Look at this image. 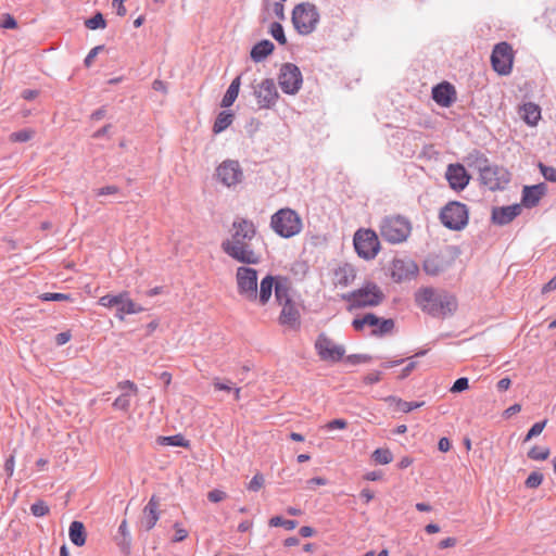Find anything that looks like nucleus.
<instances>
[{
    "label": "nucleus",
    "mask_w": 556,
    "mask_h": 556,
    "mask_svg": "<svg viewBox=\"0 0 556 556\" xmlns=\"http://www.w3.org/2000/svg\"><path fill=\"white\" fill-rule=\"evenodd\" d=\"M371 359L369 355L366 354H351L346 356L345 362L352 365H357L361 363H367Z\"/></svg>",
    "instance_id": "4d7b16f0"
},
{
    "label": "nucleus",
    "mask_w": 556,
    "mask_h": 556,
    "mask_svg": "<svg viewBox=\"0 0 556 556\" xmlns=\"http://www.w3.org/2000/svg\"><path fill=\"white\" fill-rule=\"evenodd\" d=\"M233 114L230 111H222L213 125V131L219 134L227 129L233 122Z\"/></svg>",
    "instance_id": "2f4dec72"
},
{
    "label": "nucleus",
    "mask_w": 556,
    "mask_h": 556,
    "mask_svg": "<svg viewBox=\"0 0 556 556\" xmlns=\"http://www.w3.org/2000/svg\"><path fill=\"white\" fill-rule=\"evenodd\" d=\"M315 349L323 361L339 362L345 353L342 345L334 344L325 333L317 337Z\"/></svg>",
    "instance_id": "dca6fc26"
},
{
    "label": "nucleus",
    "mask_w": 556,
    "mask_h": 556,
    "mask_svg": "<svg viewBox=\"0 0 556 556\" xmlns=\"http://www.w3.org/2000/svg\"><path fill=\"white\" fill-rule=\"evenodd\" d=\"M226 497V493L220 490L210 491L207 494V498L213 503H218Z\"/></svg>",
    "instance_id": "e2e57ef3"
},
{
    "label": "nucleus",
    "mask_w": 556,
    "mask_h": 556,
    "mask_svg": "<svg viewBox=\"0 0 556 556\" xmlns=\"http://www.w3.org/2000/svg\"><path fill=\"white\" fill-rule=\"evenodd\" d=\"M270 527H283L286 530H293L298 526L296 520L283 519L280 516H274L269 519Z\"/></svg>",
    "instance_id": "a19ab883"
},
{
    "label": "nucleus",
    "mask_w": 556,
    "mask_h": 556,
    "mask_svg": "<svg viewBox=\"0 0 556 556\" xmlns=\"http://www.w3.org/2000/svg\"><path fill=\"white\" fill-rule=\"evenodd\" d=\"M380 236L389 243L397 244L406 241L412 231L409 220L403 216H386L380 226Z\"/></svg>",
    "instance_id": "423d86ee"
},
{
    "label": "nucleus",
    "mask_w": 556,
    "mask_h": 556,
    "mask_svg": "<svg viewBox=\"0 0 556 556\" xmlns=\"http://www.w3.org/2000/svg\"><path fill=\"white\" fill-rule=\"evenodd\" d=\"M269 33L274 37L275 40L278 41L280 45L287 43V37L285 35L283 27L278 22H273L269 27Z\"/></svg>",
    "instance_id": "79ce46f5"
},
{
    "label": "nucleus",
    "mask_w": 556,
    "mask_h": 556,
    "mask_svg": "<svg viewBox=\"0 0 556 556\" xmlns=\"http://www.w3.org/2000/svg\"><path fill=\"white\" fill-rule=\"evenodd\" d=\"M35 136V130L30 128H24L18 131H14L10 135V140L12 142H27L33 139Z\"/></svg>",
    "instance_id": "58836bf2"
},
{
    "label": "nucleus",
    "mask_w": 556,
    "mask_h": 556,
    "mask_svg": "<svg viewBox=\"0 0 556 556\" xmlns=\"http://www.w3.org/2000/svg\"><path fill=\"white\" fill-rule=\"evenodd\" d=\"M547 186L544 182H540L532 186H525L521 195V206L532 208L540 203L542 197L546 193Z\"/></svg>",
    "instance_id": "412c9836"
},
{
    "label": "nucleus",
    "mask_w": 556,
    "mask_h": 556,
    "mask_svg": "<svg viewBox=\"0 0 556 556\" xmlns=\"http://www.w3.org/2000/svg\"><path fill=\"white\" fill-rule=\"evenodd\" d=\"M14 467H15V458H14V455H10L5 462H4V466H3V469L7 473V477L8 479H10L13 473H14Z\"/></svg>",
    "instance_id": "052dcab7"
},
{
    "label": "nucleus",
    "mask_w": 556,
    "mask_h": 556,
    "mask_svg": "<svg viewBox=\"0 0 556 556\" xmlns=\"http://www.w3.org/2000/svg\"><path fill=\"white\" fill-rule=\"evenodd\" d=\"M384 298L381 288L374 281H366L361 288L342 295L349 303V311L378 306Z\"/></svg>",
    "instance_id": "20e7f679"
},
{
    "label": "nucleus",
    "mask_w": 556,
    "mask_h": 556,
    "mask_svg": "<svg viewBox=\"0 0 556 556\" xmlns=\"http://www.w3.org/2000/svg\"><path fill=\"white\" fill-rule=\"evenodd\" d=\"M104 49V46L103 45H100V46H96L94 48H92L89 53L87 54V56L85 58L84 60V63L87 67H90L93 63V60L94 58L98 55V53L100 51H102Z\"/></svg>",
    "instance_id": "13d9d810"
},
{
    "label": "nucleus",
    "mask_w": 556,
    "mask_h": 556,
    "mask_svg": "<svg viewBox=\"0 0 556 556\" xmlns=\"http://www.w3.org/2000/svg\"><path fill=\"white\" fill-rule=\"evenodd\" d=\"M213 387L216 391L231 392V390L233 389L235 386L231 383L230 380L223 381L219 378H214Z\"/></svg>",
    "instance_id": "5fc2aeb1"
},
{
    "label": "nucleus",
    "mask_w": 556,
    "mask_h": 556,
    "mask_svg": "<svg viewBox=\"0 0 556 556\" xmlns=\"http://www.w3.org/2000/svg\"><path fill=\"white\" fill-rule=\"evenodd\" d=\"M546 426V420L535 422L532 425V427L529 429L528 433L526 434L523 442L530 441L532 438L539 435L542 433Z\"/></svg>",
    "instance_id": "49530a36"
},
{
    "label": "nucleus",
    "mask_w": 556,
    "mask_h": 556,
    "mask_svg": "<svg viewBox=\"0 0 556 556\" xmlns=\"http://www.w3.org/2000/svg\"><path fill=\"white\" fill-rule=\"evenodd\" d=\"M424 269L430 276H437L444 270V264L438 256L428 257L424 262Z\"/></svg>",
    "instance_id": "72a5a7b5"
},
{
    "label": "nucleus",
    "mask_w": 556,
    "mask_h": 556,
    "mask_svg": "<svg viewBox=\"0 0 556 556\" xmlns=\"http://www.w3.org/2000/svg\"><path fill=\"white\" fill-rule=\"evenodd\" d=\"M256 233L257 228L253 220L236 217L231 224L230 236L223 240L220 248L226 255L239 263L256 265L261 262V254L254 251L252 244Z\"/></svg>",
    "instance_id": "f257e3e1"
},
{
    "label": "nucleus",
    "mask_w": 556,
    "mask_h": 556,
    "mask_svg": "<svg viewBox=\"0 0 556 556\" xmlns=\"http://www.w3.org/2000/svg\"><path fill=\"white\" fill-rule=\"evenodd\" d=\"M39 298L46 302H50V301L59 302V301H67V300H70L71 296H70V294H65V293L47 292V293H42Z\"/></svg>",
    "instance_id": "de8ad7c7"
},
{
    "label": "nucleus",
    "mask_w": 556,
    "mask_h": 556,
    "mask_svg": "<svg viewBox=\"0 0 556 556\" xmlns=\"http://www.w3.org/2000/svg\"><path fill=\"white\" fill-rule=\"evenodd\" d=\"M445 178L453 190L462 191L468 186L470 175L467 173L464 165L456 163L447 166Z\"/></svg>",
    "instance_id": "a211bd4d"
},
{
    "label": "nucleus",
    "mask_w": 556,
    "mask_h": 556,
    "mask_svg": "<svg viewBox=\"0 0 556 556\" xmlns=\"http://www.w3.org/2000/svg\"><path fill=\"white\" fill-rule=\"evenodd\" d=\"M395 327V323L392 318L383 319L380 318V323L377 328L372 329L371 334L375 337H383L391 333Z\"/></svg>",
    "instance_id": "c9c22d12"
},
{
    "label": "nucleus",
    "mask_w": 556,
    "mask_h": 556,
    "mask_svg": "<svg viewBox=\"0 0 556 556\" xmlns=\"http://www.w3.org/2000/svg\"><path fill=\"white\" fill-rule=\"evenodd\" d=\"M334 277L339 286L346 287L354 281L356 271L352 265L344 264L334 271Z\"/></svg>",
    "instance_id": "cd10ccee"
},
{
    "label": "nucleus",
    "mask_w": 556,
    "mask_h": 556,
    "mask_svg": "<svg viewBox=\"0 0 556 556\" xmlns=\"http://www.w3.org/2000/svg\"><path fill=\"white\" fill-rule=\"evenodd\" d=\"M117 389L123 392H129L132 395H137L138 387L130 380H123L117 383Z\"/></svg>",
    "instance_id": "603ef678"
},
{
    "label": "nucleus",
    "mask_w": 556,
    "mask_h": 556,
    "mask_svg": "<svg viewBox=\"0 0 556 556\" xmlns=\"http://www.w3.org/2000/svg\"><path fill=\"white\" fill-rule=\"evenodd\" d=\"M252 87L258 109L269 110L276 105L279 99V93L273 78H265Z\"/></svg>",
    "instance_id": "ddd939ff"
},
{
    "label": "nucleus",
    "mask_w": 556,
    "mask_h": 556,
    "mask_svg": "<svg viewBox=\"0 0 556 556\" xmlns=\"http://www.w3.org/2000/svg\"><path fill=\"white\" fill-rule=\"evenodd\" d=\"M85 26L88 29L94 30L106 27V21L102 13L98 12L92 17L85 21Z\"/></svg>",
    "instance_id": "ea45409f"
},
{
    "label": "nucleus",
    "mask_w": 556,
    "mask_h": 556,
    "mask_svg": "<svg viewBox=\"0 0 556 556\" xmlns=\"http://www.w3.org/2000/svg\"><path fill=\"white\" fill-rule=\"evenodd\" d=\"M469 213L467 205L458 202L451 201L441 208L440 220L451 230H462L468 224Z\"/></svg>",
    "instance_id": "6e6552de"
},
{
    "label": "nucleus",
    "mask_w": 556,
    "mask_h": 556,
    "mask_svg": "<svg viewBox=\"0 0 556 556\" xmlns=\"http://www.w3.org/2000/svg\"><path fill=\"white\" fill-rule=\"evenodd\" d=\"M320 15L317 7L311 2H302L292 11V23L295 30L303 36L312 34L319 23Z\"/></svg>",
    "instance_id": "0eeeda50"
},
{
    "label": "nucleus",
    "mask_w": 556,
    "mask_h": 556,
    "mask_svg": "<svg viewBox=\"0 0 556 556\" xmlns=\"http://www.w3.org/2000/svg\"><path fill=\"white\" fill-rule=\"evenodd\" d=\"M174 528H175V535L173 538V541L174 542H181V541H184L187 538V535H188L187 530L181 528L178 523H175Z\"/></svg>",
    "instance_id": "680f3d73"
},
{
    "label": "nucleus",
    "mask_w": 556,
    "mask_h": 556,
    "mask_svg": "<svg viewBox=\"0 0 556 556\" xmlns=\"http://www.w3.org/2000/svg\"><path fill=\"white\" fill-rule=\"evenodd\" d=\"M281 326L290 329H299L301 325V312L296 302L281 306V312L278 317Z\"/></svg>",
    "instance_id": "4be33fe9"
},
{
    "label": "nucleus",
    "mask_w": 556,
    "mask_h": 556,
    "mask_svg": "<svg viewBox=\"0 0 556 556\" xmlns=\"http://www.w3.org/2000/svg\"><path fill=\"white\" fill-rule=\"evenodd\" d=\"M94 192H96L97 197L116 195V194H121V189L117 186L110 185V186L101 187V188L97 189Z\"/></svg>",
    "instance_id": "3c124183"
},
{
    "label": "nucleus",
    "mask_w": 556,
    "mask_h": 556,
    "mask_svg": "<svg viewBox=\"0 0 556 556\" xmlns=\"http://www.w3.org/2000/svg\"><path fill=\"white\" fill-rule=\"evenodd\" d=\"M49 506L46 504L45 501H37L35 502L34 504H31L30 506V513L35 516V517H43L46 516L47 514H49Z\"/></svg>",
    "instance_id": "a18cd8bd"
},
{
    "label": "nucleus",
    "mask_w": 556,
    "mask_h": 556,
    "mask_svg": "<svg viewBox=\"0 0 556 556\" xmlns=\"http://www.w3.org/2000/svg\"><path fill=\"white\" fill-rule=\"evenodd\" d=\"M419 267L409 257H395L390 266V277L396 283L410 281L417 277Z\"/></svg>",
    "instance_id": "4468645a"
},
{
    "label": "nucleus",
    "mask_w": 556,
    "mask_h": 556,
    "mask_svg": "<svg viewBox=\"0 0 556 556\" xmlns=\"http://www.w3.org/2000/svg\"><path fill=\"white\" fill-rule=\"evenodd\" d=\"M278 281V276L267 275L265 276L260 283V290L256 288V302L260 305L265 306L273 294V291L276 292V286Z\"/></svg>",
    "instance_id": "393cba45"
},
{
    "label": "nucleus",
    "mask_w": 556,
    "mask_h": 556,
    "mask_svg": "<svg viewBox=\"0 0 556 556\" xmlns=\"http://www.w3.org/2000/svg\"><path fill=\"white\" fill-rule=\"evenodd\" d=\"M513 48L508 42L496 43L491 54L493 70L500 75H508L513 68Z\"/></svg>",
    "instance_id": "2eb2a0df"
},
{
    "label": "nucleus",
    "mask_w": 556,
    "mask_h": 556,
    "mask_svg": "<svg viewBox=\"0 0 556 556\" xmlns=\"http://www.w3.org/2000/svg\"><path fill=\"white\" fill-rule=\"evenodd\" d=\"M278 83L283 93H298L303 84V76L300 68L293 63H285L280 68Z\"/></svg>",
    "instance_id": "f8f14e48"
},
{
    "label": "nucleus",
    "mask_w": 556,
    "mask_h": 556,
    "mask_svg": "<svg viewBox=\"0 0 556 556\" xmlns=\"http://www.w3.org/2000/svg\"><path fill=\"white\" fill-rule=\"evenodd\" d=\"M544 476L540 471H532L525 481L528 489H536L543 482Z\"/></svg>",
    "instance_id": "c03bdc74"
},
{
    "label": "nucleus",
    "mask_w": 556,
    "mask_h": 556,
    "mask_svg": "<svg viewBox=\"0 0 556 556\" xmlns=\"http://www.w3.org/2000/svg\"><path fill=\"white\" fill-rule=\"evenodd\" d=\"M539 168L543 177L548 180L556 182V168L552 166L544 165L543 163L539 164Z\"/></svg>",
    "instance_id": "09e8293b"
},
{
    "label": "nucleus",
    "mask_w": 556,
    "mask_h": 556,
    "mask_svg": "<svg viewBox=\"0 0 556 556\" xmlns=\"http://www.w3.org/2000/svg\"><path fill=\"white\" fill-rule=\"evenodd\" d=\"M274 49H275V46L270 40H268V39L261 40L252 47L251 53H250L251 59L256 63L262 62L269 54L273 53Z\"/></svg>",
    "instance_id": "a878e982"
},
{
    "label": "nucleus",
    "mask_w": 556,
    "mask_h": 556,
    "mask_svg": "<svg viewBox=\"0 0 556 556\" xmlns=\"http://www.w3.org/2000/svg\"><path fill=\"white\" fill-rule=\"evenodd\" d=\"M432 99L442 108H450L456 101V89L448 81H442L432 88Z\"/></svg>",
    "instance_id": "aec40b11"
},
{
    "label": "nucleus",
    "mask_w": 556,
    "mask_h": 556,
    "mask_svg": "<svg viewBox=\"0 0 556 556\" xmlns=\"http://www.w3.org/2000/svg\"><path fill=\"white\" fill-rule=\"evenodd\" d=\"M115 541L124 554H129L130 546H131V536H130V532H129L128 523H127L126 519H124L121 522V525L118 527L117 535L115 536Z\"/></svg>",
    "instance_id": "bb28decb"
},
{
    "label": "nucleus",
    "mask_w": 556,
    "mask_h": 556,
    "mask_svg": "<svg viewBox=\"0 0 556 556\" xmlns=\"http://www.w3.org/2000/svg\"><path fill=\"white\" fill-rule=\"evenodd\" d=\"M381 379V372L380 371H372L369 372L364 377V383L366 384H375L379 382Z\"/></svg>",
    "instance_id": "69168bd1"
},
{
    "label": "nucleus",
    "mask_w": 556,
    "mask_h": 556,
    "mask_svg": "<svg viewBox=\"0 0 556 556\" xmlns=\"http://www.w3.org/2000/svg\"><path fill=\"white\" fill-rule=\"evenodd\" d=\"M0 27L4 29H14L17 27V22L14 18V16H12L9 13H5L2 15L0 20Z\"/></svg>",
    "instance_id": "864d4df0"
},
{
    "label": "nucleus",
    "mask_w": 556,
    "mask_h": 556,
    "mask_svg": "<svg viewBox=\"0 0 556 556\" xmlns=\"http://www.w3.org/2000/svg\"><path fill=\"white\" fill-rule=\"evenodd\" d=\"M469 388V380L467 377H460L455 380L453 386L451 387L450 391L452 393H459Z\"/></svg>",
    "instance_id": "8fccbe9b"
},
{
    "label": "nucleus",
    "mask_w": 556,
    "mask_h": 556,
    "mask_svg": "<svg viewBox=\"0 0 556 556\" xmlns=\"http://www.w3.org/2000/svg\"><path fill=\"white\" fill-rule=\"evenodd\" d=\"M275 301L279 306L288 305L295 302L293 300L292 282L286 276L278 275Z\"/></svg>",
    "instance_id": "5701e85b"
},
{
    "label": "nucleus",
    "mask_w": 556,
    "mask_h": 556,
    "mask_svg": "<svg viewBox=\"0 0 556 556\" xmlns=\"http://www.w3.org/2000/svg\"><path fill=\"white\" fill-rule=\"evenodd\" d=\"M264 476L262 473H256L249 482L248 489L250 491L257 492L264 485Z\"/></svg>",
    "instance_id": "6e6d98bb"
},
{
    "label": "nucleus",
    "mask_w": 556,
    "mask_h": 556,
    "mask_svg": "<svg viewBox=\"0 0 556 556\" xmlns=\"http://www.w3.org/2000/svg\"><path fill=\"white\" fill-rule=\"evenodd\" d=\"M417 362L409 359L407 365L402 369L400 378L404 379L416 368Z\"/></svg>",
    "instance_id": "774afa93"
},
{
    "label": "nucleus",
    "mask_w": 556,
    "mask_h": 556,
    "mask_svg": "<svg viewBox=\"0 0 556 556\" xmlns=\"http://www.w3.org/2000/svg\"><path fill=\"white\" fill-rule=\"evenodd\" d=\"M160 500L156 495H152L142 509L139 526L146 532L151 531L160 519Z\"/></svg>",
    "instance_id": "6ab92c4d"
},
{
    "label": "nucleus",
    "mask_w": 556,
    "mask_h": 556,
    "mask_svg": "<svg viewBox=\"0 0 556 556\" xmlns=\"http://www.w3.org/2000/svg\"><path fill=\"white\" fill-rule=\"evenodd\" d=\"M475 167L479 172L481 185L491 191L503 190L510 181V174L504 167L490 163L489 159L481 152H475Z\"/></svg>",
    "instance_id": "7ed1b4c3"
},
{
    "label": "nucleus",
    "mask_w": 556,
    "mask_h": 556,
    "mask_svg": "<svg viewBox=\"0 0 556 556\" xmlns=\"http://www.w3.org/2000/svg\"><path fill=\"white\" fill-rule=\"evenodd\" d=\"M549 448L548 447H539V446H533L529 452H528V457L532 460H545L548 458L549 456Z\"/></svg>",
    "instance_id": "37998d69"
},
{
    "label": "nucleus",
    "mask_w": 556,
    "mask_h": 556,
    "mask_svg": "<svg viewBox=\"0 0 556 556\" xmlns=\"http://www.w3.org/2000/svg\"><path fill=\"white\" fill-rule=\"evenodd\" d=\"M348 427V422L344 419L338 418L333 419L326 424L325 428L327 430H334V429H345Z\"/></svg>",
    "instance_id": "bf43d9fd"
},
{
    "label": "nucleus",
    "mask_w": 556,
    "mask_h": 556,
    "mask_svg": "<svg viewBox=\"0 0 556 556\" xmlns=\"http://www.w3.org/2000/svg\"><path fill=\"white\" fill-rule=\"evenodd\" d=\"M99 305L103 307H116L115 317L123 320L125 315L138 314L143 308L136 304L127 291L118 294H105L99 299Z\"/></svg>",
    "instance_id": "1a4fd4ad"
},
{
    "label": "nucleus",
    "mask_w": 556,
    "mask_h": 556,
    "mask_svg": "<svg viewBox=\"0 0 556 556\" xmlns=\"http://www.w3.org/2000/svg\"><path fill=\"white\" fill-rule=\"evenodd\" d=\"M371 458L380 465H388L393 460V455L389 448H377L372 452Z\"/></svg>",
    "instance_id": "e433bc0d"
},
{
    "label": "nucleus",
    "mask_w": 556,
    "mask_h": 556,
    "mask_svg": "<svg viewBox=\"0 0 556 556\" xmlns=\"http://www.w3.org/2000/svg\"><path fill=\"white\" fill-rule=\"evenodd\" d=\"M216 175L218 180L227 186L232 187L241 182L243 173L238 161H224L217 168Z\"/></svg>",
    "instance_id": "f3484780"
},
{
    "label": "nucleus",
    "mask_w": 556,
    "mask_h": 556,
    "mask_svg": "<svg viewBox=\"0 0 556 556\" xmlns=\"http://www.w3.org/2000/svg\"><path fill=\"white\" fill-rule=\"evenodd\" d=\"M239 295L249 302H256L257 270L249 266H240L236 271Z\"/></svg>",
    "instance_id": "9b49d317"
},
{
    "label": "nucleus",
    "mask_w": 556,
    "mask_h": 556,
    "mask_svg": "<svg viewBox=\"0 0 556 556\" xmlns=\"http://www.w3.org/2000/svg\"><path fill=\"white\" fill-rule=\"evenodd\" d=\"M386 401L394 402L396 408L403 413H409L416 408L421 407L425 404V402H407L393 395L388 396Z\"/></svg>",
    "instance_id": "473e14b6"
},
{
    "label": "nucleus",
    "mask_w": 556,
    "mask_h": 556,
    "mask_svg": "<svg viewBox=\"0 0 556 556\" xmlns=\"http://www.w3.org/2000/svg\"><path fill=\"white\" fill-rule=\"evenodd\" d=\"M365 323L370 327H377L378 324L380 323V317H378L374 313H367L365 314Z\"/></svg>",
    "instance_id": "338daca9"
},
{
    "label": "nucleus",
    "mask_w": 556,
    "mask_h": 556,
    "mask_svg": "<svg viewBox=\"0 0 556 556\" xmlns=\"http://www.w3.org/2000/svg\"><path fill=\"white\" fill-rule=\"evenodd\" d=\"M72 338V334L70 331H63L55 336V344L61 346L66 344Z\"/></svg>",
    "instance_id": "0e129e2a"
},
{
    "label": "nucleus",
    "mask_w": 556,
    "mask_h": 556,
    "mask_svg": "<svg viewBox=\"0 0 556 556\" xmlns=\"http://www.w3.org/2000/svg\"><path fill=\"white\" fill-rule=\"evenodd\" d=\"M157 442L161 445L188 447L189 441L180 433L169 437H159Z\"/></svg>",
    "instance_id": "f704fd0d"
},
{
    "label": "nucleus",
    "mask_w": 556,
    "mask_h": 556,
    "mask_svg": "<svg viewBox=\"0 0 556 556\" xmlns=\"http://www.w3.org/2000/svg\"><path fill=\"white\" fill-rule=\"evenodd\" d=\"M68 535L71 542L76 546H83L86 543V531L84 523L80 521H73L70 525Z\"/></svg>",
    "instance_id": "c756f323"
},
{
    "label": "nucleus",
    "mask_w": 556,
    "mask_h": 556,
    "mask_svg": "<svg viewBox=\"0 0 556 556\" xmlns=\"http://www.w3.org/2000/svg\"><path fill=\"white\" fill-rule=\"evenodd\" d=\"M270 227L281 238H292L301 232L302 219L292 208L278 210L270 217Z\"/></svg>",
    "instance_id": "39448f33"
},
{
    "label": "nucleus",
    "mask_w": 556,
    "mask_h": 556,
    "mask_svg": "<svg viewBox=\"0 0 556 556\" xmlns=\"http://www.w3.org/2000/svg\"><path fill=\"white\" fill-rule=\"evenodd\" d=\"M353 241L357 255L364 260L375 258L380 250L378 236L371 229L357 230Z\"/></svg>",
    "instance_id": "9d476101"
},
{
    "label": "nucleus",
    "mask_w": 556,
    "mask_h": 556,
    "mask_svg": "<svg viewBox=\"0 0 556 556\" xmlns=\"http://www.w3.org/2000/svg\"><path fill=\"white\" fill-rule=\"evenodd\" d=\"M521 112L523 121L530 126H535L541 118V109L533 102L525 103L521 108Z\"/></svg>",
    "instance_id": "c85d7f7f"
},
{
    "label": "nucleus",
    "mask_w": 556,
    "mask_h": 556,
    "mask_svg": "<svg viewBox=\"0 0 556 556\" xmlns=\"http://www.w3.org/2000/svg\"><path fill=\"white\" fill-rule=\"evenodd\" d=\"M131 396H134L131 393L123 392L113 402V404H112L113 408H115L117 410L125 412V413L128 412L130 408Z\"/></svg>",
    "instance_id": "4c0bfd02"
},
{
    "label": "nucleus",
    "mask_w": 556,
    "mask_h": 556,
    "mask_svg": "<svg viewBox=\"0 0 556 556\" xmlns=\"http://www.w3.org/2000/svg\"><path fill=\"white\" fill-rule=\"evenodd\" d=\"M521 213L520 204L494 207L492 210V222L504 226L514 220Z\"/></svg>",
    "instance_id": "b1692460"
},
{
    "label": "nucleus",
    "mask_w": 556,
    "mask_h": 556,
    "mask_svg": "<svg viewBox=\"0 0 556 556\" xmlns=\"http://www.w3.org/2000/svg\"><path fill=\"white\" fill-rule=\"evenodd\" d=\"M415 302L422 312L432 317L450 316L457 308V301L454 295L432 287L420 288L415 293Z\"/></svg>",
    "instance_id": "f03ea898"
},
{
    "label": "nucleus",
    "mask_w": 556,
    "mask_h": 556,
    "mask_svg": "<svg viewBox=\"0 0 556 556\" xmlns=\"http://www.w3.org/2000/svg\"><path fill=\"white\" fill-rule=\"evenodd\" d=\"M239 89H240V76L236 77L231 81L226 93L224 94V97L222 99L220 105L223 108H228V106L232 105L233 102L236 101V99L238 98Z\"/></svg>",
    "instance_id": "7c9ffc66"
}]
</instances>
